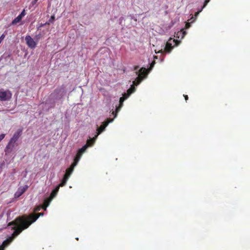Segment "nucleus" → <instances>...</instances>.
Here are the masks:
<instances>
[{
  "label": "nucleus",
  "instance_id": "2eb2a0df",
  "mask_svg": "<svg viewBox=\"0 0 250 250\" xmlns=\"http://www.w3.org/2000/svg\"><path fill=\"white\" fill-rule=\"evenodd\" d=\"M25 15L24 11L23 10L18 16H17L12 22V24H16L19 22L23 17Z\"/></svg>",
  "mask_w": 250,
  "mask_h": 250
},
{
  "label": "nucleus",
  "instance_id": "f8f14e48",
  "mask_svg": "<svg viewBox=\"0 0 250 250\" xmlns=\"http://www.w3.org/2000/svg\"><path fill=\"white\" fill-rule=\"evenodd\" d=\"M17 236H14L13 233L12 234V236L9 238H7L5 240H4L2 244L0 246V250H5V249L13 241L14 237Z\"/></svg>",
  "mask_w": 250,
  "mask_h": 250
},
{
  "label": "nucleus",
  "instance_id": "c756f323",
  "mask_svg": "<svg viewBox=\"0 0 250 250\" xmlns=\"http://www.w3.org/2000/svg\"><path fill=\"white\" fill-rule=\"evenodd\" d=\"M139 68V66H134V70H137Z\"/></svg>",
  "mask_w": 250,
  "mask_h": 250
},
{
  "label": "nucleus",
  "instance_id": "bb28decb",
  "mask_svg": "<svg viewBox=\"0 0 250 250\" xmlns=\"http://www.w3.org/2000/svg\"><path fill=\"white\" fill-rule=\"evenodd\" d=\"M5 38V35L3 34L0 37V40L2 41Z\"/></svg>",
  "mask_w": 250,
  "mask_h": 250
},
{
  "label": "nucleus",
  "instance_id": "7ed1b4c3",
  "mask_svg": "<svg viewBox=\"0 0 250 250\" xmlns=\"http://www.w3.org/2000/svg\"><path fill=\"white\" fill-rule=\"evenodd\" d=\"M148 73L147 70L146 68H141L138 72H136L138 77L133 82V84L136 86L139 85L142 80L146 77Z\"/></svg>",
  "mask_w": 250,
  "mask_h": 250
},
{
  "label": "nucleus",
  "instance_id": "6ab92c4d",
  "mask_svg": "<svg viewBox=\"0 0 250 250\" xmlns=\"http://www.w3.org/2000/svg\"><path fill=\"white\" fill-rule=\"evenodd\" d=\"M210 0H205V2H204V4L203 6V7H202V8L198 11L195 12V17L196 18L199 14V13L202 11L203 9L206 7V6L208 4V3L209 2Z\"/></svg>",
  "mask_w": 250,
  "mask_h": 250
},
{
  "label": "nucleus",
  "instance_id": "f3484780",
  "mask_svg": "<svg viewBox=\"0 0 250 250\" xmlns=\"http://www.w3.org/2000/svg\"><path fill=\"white\" fill-rule=\"evenodd\" d=\"M187 32L184 30V29H182L180 31H179L176 34V37L178 39H182L184 38L186 35Z\"/></svg>",
  "mask_w": 250,
  "mask_h": 250
},
{
  "label": "nucleus",
  "instance_id": "a878e982",
  "mask_svg": "<svg viewBox=\"0 0 250 250\" xmlns=\"http://www.w3.org/2000/svg\"><path fill=\"white\" fill-rule=\"evenodd\" d=\"M195 19H196V18L192 16V17L190 19V21H191L190 22L192 23V22H194L195 21Z\"/></svg>",
  "mask_w": 250,
  "mask_h": 250
},
{
  "label": "nucleus",
  "instance_id": "aec40b11",
  "mask_svg": "<svg viewBox=\"0 0 250 250\" xmlns=\"http://www.w3.org/2000/svg\"><path fill=\"white\" fill-rule=\"evenodd\" d=\"M135 90V87L133 85H131V87L130 88H129L127 91V93L126 94V96L128 97L131 94L134 92Z\"/></svg>",
  "mask_w": 250,
  "mask_h": 250
},
{
  "label": "nucleus",
  "instance_id": "0eeeda50",
  "mask_svg": "<svg viewBox=\"0 0 250 250\" xmlns=\"http://www.w3.org/2000/svg\"><path fill=\"white\" fill-rule=\"evenodd\" d=\"M12 94L9 90L4 91L3 89L0 90V101H6L11 98Z\"/></svg>",
  "mask_w": 250,
  "mask_h": 250
},
{
  "label": "nucleus",
  "instance_id": "393cba45",
  "mask_svg": "<svg viewBox=\"0 0 250 250\" xmlns=\"http://www.w3.org/2000/svg\"><path fill=\"white\" fill-rule=\"evenodd\" d=\"M190 27V23L189 22H186L185 25V28L186 29H188Z\"/></svg>",
  "mask_w": 250,
  "mask_h": 250
},
{
  "label": "nucleus",
  "instance_id": "4be33fe9",
  "mask_svg": "<svg viewBox=\"0 0 250 250\" xmlns=\"http://www.w3.org/2000/svg\"><path fill=\"white\" fill-rule=\"evenodd\" d=\"M42 208V207L41 206H37L34 208V211L35 212L39 211Z\"/></svg>",
  "mask_w": 250,
  "mask_h": 250
},
{
  "label": "nucleus",
  "instance_id": "6e6552de",
  "mask_svg": "<svg viewBox=\"0 0 250 250\" xmlns=\"http://www.w3.org/2000/svg\"><path fill=\"white\" fill-rule=\"evenodd\" d=\"M113 119L110 118H107L105 121L103 122V124L98 128L97 129V135H95V136L94 137L95 138V140H96L97 136L101 134L103 131H104L105 128V127L107 126V125L110 123V122H112L113 121Z\"/></svg>",
  "mask_w": 250,
  "mask_h": 250
},
{
  "label": "nucleus",
  "instance_id": "9d476101",
  "mask_svg": "<svg viewBox=\"0 0 250 250\" xmlns=\"http://www.w3.org/2000/svg\"><path fill=\"white\" fill-rule=\"evenodd\" d=\"M127 97L128 96H126V93H125L123 95V96L120 98L119 106L116 107V112L115 113L114 111L112 112V114H114V118L116 117V116H117V113L120 110L121 108L122 107L123 105V102Z\"/></svg>",
  "mask_w": 250,
  "mask_h": 250
},
{
  "label": "nucleus",
  "instance_id": "9b49d317",
  "mask_svg": "<svg viewBox=\"0 0 250 250\" xmlns=\"http://www.w3.org/2000/svg\"><path fill=\"white\" fill-rule=\"evenodd\" d=\"M15 143H16L15 142L10 140L8 144L5 148V152L6 154H10L12 152L15 147Z\"/></svg>",
  "mask_w": 250,
  "mask_h": 250
},
{
  "label": "nucleus",
  "instance_id": "4468645a",
  "mask_svg": "<svg viewBox=\"0 0 250 250\" xmlns=\"http://www.w3.org/2000/svg\"><path fill=\"white\" fill-rule=\"evenodd\" d=\"M27 186H24L19 188L18 191L15 194V197H19L21 196L27 190Z\"/></svg>",
  "mask_w": 250,
  "mask_h": 250
},
{
  "label": "nucleus",
  "instance_id": "423d86ee",
  "mask_svg": "<svg viewBox=\"0 0 250 250\" xmlns=\"http://www.w3.org/2000/svg\"><path fill=\"white\" fill-rule=\"evenodd\" d=\"M64 86L62 85L60 87L56 88L51 95H54V97H56V99H61L64 96Z\"/></svg>",
  "mask_w": 250,
  "mask_h": 250
},
{
  "label": "nucleus",
  "instance_id": "1a4fd4ad",
  "mask_svg": "<svg viewBox=\"0 0 250 250\" xmlns=\"http://www.w3.org/2000/svg\"><path fill=\"white\" fill-rule=\"evenodd\" d=\"M25 40L26 43V44L28 46L31 48L34 49L36 47L37 45V42H36L34 40L31 38V36L28 35L25 37Z\"/></svg>",
  "mask_w": 250,
  "mask_h": 250
},
{
  "label": "nucleus",
  "instance_id": "dca6fc26",
  "mask_svg": "<svg viewBox=\"0 0 250 250\" xmlns=\"http://www.w3.org/2000/svg\"><path fill=\"white\" fill-rule=\"evenodd\" d=\"M62 187L63 186H60V184L58 186H57L55 188L54 190H53V191L51 192L49 198L52 200L56 196L58 192L59 191L60 187Z\"/></svg>",
  "mask_w": 250,
  "mask_h": 250
},
{
  "label": "nucleus",
  "instance_id": "39448f33",
  "mask_svg": "<svg viewBox=\"0 0 250 250\" xmlns=\"http://www.w3.org/2000/svg\"><path fill=\"white\" fill-rule=\"evenodd\" d=\"M180 41L177 40H172L170 38L168 42H167L165 47L164 48L165 52L167 53H170L173 48V46L172 45V42H175V45H178L180 43Z\"/></svg>",
  "mask_w": 250,
  "mask_h": 250
},
{
  "label": "nucleus",
  "instance_id": "a211bd4d",
  "mask_svg": "<svg viewBox=\"0 0 250 250\" xmlns=\"http://www.w3.org/2000/svg\"><path fill=\"white\" fill-rule=\"evenodd\" d=\"M51 200H52L49 198L45 199L43 201V205L42 206V208H43L44 210H46L47 207L49 206Z\"/></svg>",
  "mask_w": 250,
  "mask_h": 250
},
{
  "label": "nucleus",
  "instance_id": "20e7f679",
  "mask_svg": "<svg viewBox=\"0 0 250 250\" xmlns=\"http://www.w3.org/2000/svg\"><path fill=\"white\" fill-rule=\"evenodd\" d=\"M78 164V163L74 160L72 164L69 167L66 169L65 173L63 176V177L60 183V186H64L70 175L72 173L74 167Z\"/></svg>",
  "mask_w": 250,
  "mask_h": 250
},
{
  "label": "nucleus",
  "instance_id": "5701e85b",
  "mask_svg": "<svg viewBox=\"0 0 250 250\" xmlns=\"http://www.w3.org/2000/svg\"><path fill=\"white\" fill-rule=\"evenodd\" d=\"M155 63V61H153V62H151V64H150V67H149V70H151V69H152V68L153 67V66H154V65Z\"/></svg>",
  "mask_w": 250,
  "mask_h": 250
},
{
  "label": "nucleus",
  "instance_id": "b1692460",
  "mask_svg": "<svg viewBox=\"0 0 250 250\" xmlns=\"http://www.w3.org/2000/svg\"><path fill=\"white\" fill-rule=\"evenodd\" d=\"M5 134H1L0 135V142L5 137Z\"/></svg>",
  "mask_w": 250,
  "mask_h": 250
},
{
  "label": "nucleus",
  "instance_id": "412c9836",
  "mask_svg": "<svg viewBox=\"0 0 250 250\" xmlns=\"http://www.w3.org/2000/svg\"><path fill=\"white\" fill-rule=\"evenodd\" d=\"M55 19V17L54 15L51 16L48 21L45 23L44 25H49L50 24L52 23L54 21Z\"/></svg>",
  "mask_w": 250,
  "mask_h": 250
},
{
  "label": "nucleus",
  "instance_id": "ddd939ff",
  "mask_svg": "<svg viewBox=\"0 0 250 250\" xmlns=\"http://www.w3.org/2000/svg\"><path fill=\"white\" fill-rule=\"evenodd\" d=\"M22 132V129H18L16 131V132L14 134L13 137L11 138L10 140H12L13 141L16 143V141L19 139L20 137L21 136Z\"/></svg>",
  "mask_w": 250,
  "mask_h": 250
},
{
  "label": "nucleus",
  "instance_id": "f03ea898",
  "mask_svg": "<svg viewBox=\"0 0 250 250\" xmlns=\"http://www.w3.org/2000/svg\"><path fill=\"white\" fill-rule=\"evenodd\" d=\"M94 143H95V138H94L87 140L86 141V144L84 146H83L81 148L79 149L78 150L77 153L76 155V156L74 158V160L75 161L77 162V163H78V162L80 160L82 155L85 151L86 149L89 146H92Z\"/></svg>",
  "mask_w": 250,
  "mask_h": 250
},
{
  "label": "nucleus",
  "instance_id": "cd10ccee",
  "mask_svg": "<svg viewBox=\"0 0 250 250\" xmlns=\"http://www.w3.org/2000/svg\"><path fill=\"white\" fill-rule=\"evenodd\" d=\"M38 0H33L32 1V4L33 5H34V4H35L36 3V2L38 1Z\"/></svg>",
  "mask_w": 250,
  "mask_h": 250
},
{
  "label": "nucleus",
  "instance_id": "f257e3e1",
  "mask_svg": "<svg viewBox=\"0 0 250 250\" xmlns=\"http://www.w3.org/2000/svg\"><path fill=\"white\" fill-rule=\"evenodd\" d=\"M43 212H41L38 213H33L28 216L24 215L17 217L14 221L10 222L8 226H14L12 228L14 230L13 235L18 236L23 230L28 228L40 216H43Z\"/></svg>",
  "mask_w": 250,
  "mask_h": 250
},
{
  "label": "nucleus",
  "instance_id": "c85d7f7f",
  "mask_svg": "<svg viewBox=\"0 0 250 250\" xmlns=\"http://www.w3.org/2000/svg\"><path fill=\"white\" fill-rule=\"evenodd\" d=\"M184 97L185 99V100L187 101L188 99V96L187 95H184Z\"/></svg>",
  "mask_w": 250,
  "mask_h": 250
}]
</instances>
